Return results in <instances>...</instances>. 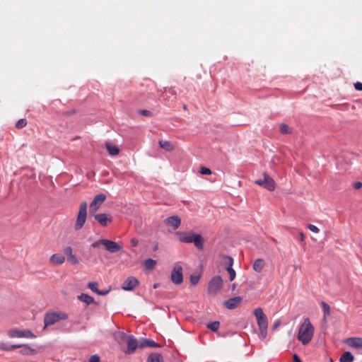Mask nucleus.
Instances as JSON below:
<instances>
[{
    "instance_id": "obj_1",
    "label": "nucleus",
    "mask_w": 362,
    "mask_h": 362,
    "mask_svg": "<svg viewBox=\"0 0 362 362\" xmlns=\"http://www.w3.org/2000/svg\"><path fill=\"white\" fill-rule=\"evenodd\" d=\"M314 327L312 325L310 320L306 318L300 326L297 338L303 345L310 342L314 334Z\"/></svg>"
},
{
    "instance_id": "obj_2",
    "label": "nucleus",
    "mask_w": 362,
    "mask_h": 362,
    "mask_svg": "<svg viewBox=\"0 0 362 362\" xmlns=\"http://www.w3.org/2000/svg\"><path fill=\"white\" fill-rule=\"evenodd\" d=\"M253 314L256 318L257 324L259 327V335L262 339H264L267 335L268 318L263 312L262 308H255L253 310Z\"/></svg>"
},
{
    "instance_id": "obj_3",
    "label": "nucleus",
    "mask_w": 362,
    "mask_h": 362,
    "mask_svg": "<svg viewBox=\"0 0 362 362\" xmlns=\"http://www.w3.org/2000/svg\"><path fill=\"white\" fill-rule=\"evenodd\" d=\"M68 319V315L65 313H47L45 315L44 322L45 327H47L55 324L61 320Z\"/></svg>"
},
{
    "instance_id": "obj_4",
    "label": "nucleus",
    "mask_w": 362,
    "mask_h": 362,
    "mask_svg": "<svg viewBox=\"0 0 362 362\" xmlns=\"http://www.w3.org/2000/svg\"><path fill=\"white\" fill-rule=\"evenodd\" d=\"M87 207L88 206L86 202H83L81 203L76 221L74 226L76 230H80L83 227L87 217Z\"/></svg>"
},
{
    "instance_id": "obj_5",
    "label": "nucleus",
    "mask_w": 362,
    "mask_h": 362,
    "mask_svg": "<svg viewBox=\"0 0 362 362\" xmlns=\"http://www.w3.org/2000/svg\"><path fill=\"white\" fill-rule=\"evenodd\" d=\"M118 335L121 339H127V344L128 346L127 354H132L138 347H139V342L134 336L127 335L124 332H119Z\"/></svg>"
},
{
    "instance_id": "obj_6",
    "label": "nucleus",
    "mask_w": 362,
    "mask_h": 362,
    "mask_svg": "<svg viewBox=\"0 0 362 362\" xmlns=\"http://www.w3.org/2000/svg\"><path fill=\"white\" fill-rule=\"evenodd\" d=\"M223 281L220 276L213 277L208 284V293L212 295L216 294L223 287Z\"/></svg>"
},
{
    "instance_id": "obj_7",
    "label": "nucleus",
    "mask_w": 362,
    "mask_h": 362,
    "mask_svg": "<svg viewBox=\"0 0 362 362\" xmlns=\"http://www.w3.org/2000/svg\"><path fill=\"white\" fill-rule=\"evenodd\" d=\"M264 178L259 179L255 181V184L263 186L264 188L269 191H273L275 189L276 185L275 182L272 177H271L268 174H263Z\"/></svg>"
},
{
    "instance_id": "obj_8",
    "label": "nucleus",
    "mask_w": 362,
    "mask_h": 362,
    "mask_svg": "<svg viewBox=\"0 0 362 362\" xmlns=\"http://www.w3.org/2000/svg\"><path fill=\"white\" fill-rule=\"evenodd\" d=\"M106 198V194L103 193L95 195L90 204V212L93 214H95L100 208Z\"/></svg>"
},
{
    "instance_id": "obj_9",
    "label": "nucleus",
    "mask_w": 362,
    "mask_h": 362,
    "mask_svg": "<svg viewBox=\"0 0 362 362\" xmlns=\"http://www.w3.org/2000/svg\"><path fill=\"white\" fill-rule=\"evenodd\" d=\"M171 281L175 284H180L183 281L182 268L180 266H175L171 273Z\"/></svg>"
},
{
    "instance_id": "obj_10",
    "label": "nucleus",
    "mask_w": 362,
    "mask_h": 362,
    "mask_svg": "<svg viewBox=\"0 0 362 362\" xmlns=\"http://www.w3.org/2000/svg\"><path fill=\"white\" fill-rule=\"evenodd\" d=\"M103 242L104 247H105V249L111 253L117 252L120 251L122 248V246L117 242L110 240L107 239H104Z\"/></svg>"
},
{
    "instance_id": "obj_11",
    "label": "nucleus",
    "mask_w": 362,
    "mask_h": 362,
    "mask_svg": "<svg viewBox=\"0 0 362 362\" xmlns=\"http://www.w3.org/2000/svg\"><path fill=\"white\" fill-rule=\"evenodd\" d=\"M139 285L138 279L134 276H129L123 283L122 288L124 291H132Z\"/></svg>"
},
{
    "instance_id": "obj_12",
    "label": "nucleus",
    "mask_w": 362,
    "mask_h": 362,
    "mask_svg": "<svg viewBox=\"0 0 362 362\" xmlns=\"http://www.w3.org/2000/svg\"><path fill=\"white\" fill-rule=\"evenodd\" d=\"M94 218L98 221L102 226H106L108 223L112 221V217L110 214H97L94 215Z\"/></svg>"
},
{
    "instance_id": "obj_13",
    "label": "nucleus",
    "mask_w": 362,
    "mask_h": 362,
    "mask_svg": "<svg viewBox=\"0 0 362 362\" xmlns=\"http://www.w3.org/2000/svg\"><path fill=\"white\" fill-rule=\"evenodd\" d=\"M242 301H243L242 297L235 296V297H233V298H231L227 300L224 303V305H225L226 308H227L228 309L233 310V309L236 308L238 306H239L240 304L242 303Z\"/></svg>"
},
{
    "instance_id": "obj_14",
    "label": "nucleus",
    "mask_w": 362,
    "mask_h": 362,
    "mask_svg": "<svg viewBox=\"0 0 362 362\" xmlns=\"http://www.w3.org/2000/svg\"><path fill=\"white\" fill-rule=\"evenodd\" d=\"M194 233L192 232H177L176 235L179 236L180 242L185 243H192V237Z\"/></svg>"
},
{
    "instance_id": "obj_15",
    "label": "nucleus",
    "mask_w": 362,
    "mask_h": 362,
    "mask_svg": "<svg viewBox=\"0 0 362 362\" xmlns=\"http://www.w3.org/2000/svg\"><path fill=\"white\" fill-rule=\"evenodd\" d=\"M223 258L228 260V266L226 267V270L229 274L230 281H233L235 278V272L232 268L233 264V259L230 256H223Z\"/></svg>"
},
{
    "instance_id": "obj_16",
    "label": "nucleus",
    "mask_w": 362,
    "mask_h": 362,
    "mask_svg": "<svg viewBox=\"0 0 362 362\" xmlns=\"http://www.w3.org/2000/svg\"><path fill=\"white\" fill-rule=\"evenodd\" d=\"M165 223L168 225L173 226L174 229H177L180 227L181 224V219L177 216H172L167 218L165 220Z\"/></svg>"
},
{
    "instance_id": "obj_17",
    "label": "nucleus",
    "mask_w": 362,
    "mask_h": 362,
    "mask_svg": "<svg viewBox=\"0 0 362 362\" xmlns=\"http://www.w3.org/2000/svg\"><path fill=\"white\" fill-rule=\"evenodd\" d=\"M346 344L356 349L362 348V338L361 337H350L346 341Z\"/></svg>"
},
{
    "instance_id": "obj_18",
    "label": "nucleus",
    "mask_w": 362,
    "mask_h": 362,
    "mask_svg": "<svg viewBox=\"0 0 362 362\" xmlns=\"http://www.w3.org/2000/svg\"><path fill=\"white\" fill-rule=\"evenodd\" d=\"M192 243L198 250H202L204 247V240L199 234H194Z\"/></svg>"
},
{
    "instance_id": "obj_19",
    "label": "nucleus",
    "mask_w": 362,
    "mask_h": 362,
    "mask_svg": "<svg viewBox=\"0 0 362 362\" xmlns=\"http://www.w3.org/2000/svg\"><path fill=\"white\" fill-rule=\"evenodd\" d=\"M49 261L53 264L61 265L65 262V257L60 254H54L50 257Z\"/></svg>"
},
{
    "instance_id": "obj_20",
    "label": "nucleus",
    "mask_w": 362,
    "mask_h": 362,
    "mask_svg": "<svg viewBox=\"0 0 362 362\" xmlns=\"http://www.w3.org/2000/svg\"><path fill=\"white\" fill-rule=\"evenodd\" d=\"M265 267V262L263 259H257L253 264H252V269L256 272H262L264 267Z\"/></svg>"
},
{
    "instance_id": "obj_21",
    "label": "nucleus",
    "mask_w": 362,
    "mask_h": 362,
    "mask_svg": "<svg viewBox=\"0 0 362 362\" xmlns=\"http://www.w3.org/2000/svg\"><path fill=\"white\" fill-rule=\"evenodd\" d=\"M158 144L161 148L168 152H171L175 149L174 144L168 141L160 140Z\"/></svg>"
},
{
    "instance_id": "obj_22",
    "label": "nucleus",
    "mask_w": 362,
    "mask_h": 362,
    "mask_svg": "<svg viewBox=\"0 0 362 362\" xmlns=\"http://www.w3.org/2000/svg\"><path fill=\"white\" fill-rule=\"evenodd\" d=\"M157 346H158L157 343L148 339H142L139 342V348Z\"/></svg>"
},
{
    "instance_id": "obj_23",
    "label": "nucleus",
    "mask_w": 362,
    "mask_h": 362,
    "mask_svg": "<svg viewBox=\"0 0 362 362\" xmlns=\"http://www.w3.org/2000/svg\"><path fill=\"white\" fill-rule=\"evenodd\" d=\"M78 299L80 301L85 303L86 305H90L94 303V298L92 296L86 293H82L79 295L78 296Z\"/></svg>"
},
{
    "instance_id": "obj_24",
    "label": "nucleus",
    "mask_w": 362,
    "mask_h": 362,
    "mask_svg": "<svg viewBox=\"0 0 362 362\" xmlns=\"http://www.w3.org/2000/svg\"><path fill=\"white\" fill-rule=\"evenodd\" d=\"M20 353L23 355L30 356L36 354L37 351L28 345H23Z\"/></svg>"
},
{
    "instance_id": "obj_25",
    "label": "nucleus",
    "mask_w": 362,
    "mask_h": 362,
    "mask_svg": "<svg viewBox=\"0 0 362 362\" xmlns=\"http://www.w3.org/2000/svg\"><path fill=\"white\" fill-rule=\"evenodd\" d=\"M146 362H164L161 354L154 353L150 354Z\"/></svg>"
},
{
    "instance_id": "obj_26",
    "label": "nucleus",
    "mask_w": 362,
    "mask_h": 362,
    "mask_svg": "<svg viewBox=\"0 0 362 362\" xmlns=\"http://www.w3.org/2000/svg\"><path fill=\"white\" fill-rule=\"evenodd\" d=\"M354 359V357L353 354L349 351H346L341 355V356L339 359V361L340 362H353Z\"/></svg>"
},
{
    "instance_id": "obj_27",
    "label": "nucleus",
    "mask_w": 362,
    "mask_h": 362,
    "mask_svg": "<svg viewBox=\"0 0 362 362\" xmlns=\"http://www.w3.org/2000/svg\"><path fill=\"white\" fill-rule=\"evenodd\" d=\"M106 148L108 153L112 156H116L119 153V149L116 146H112L110 143H106Z\"/></svg>"
},
{
    "instance_id": "obj_28",
    "label": "nucleus",
    "mask_w": 362,
    "mask_h": 362,
    "mask_svg": "<svg viewBox=\"0 0 362 362\" xmlns=\"http://www.w3.org/2000/svg\"><path fill=\"white\" fill-rule=\"evenodd\" d=\"M8 336L10 338H21V330L17 329H11L8 331Z\"/></svg>"
},
{
    "instance_id": "obj_29",
    "label": "nucleus",
    "mask_w": 362,
    "mask_h": 362,
    "mask_svg": "<svg viewBox=\"0 0 362 362\" xmlns=\"http://www.w3.org/2000/svg\"><path fill=\"white\" fill-rule=\"evenodd\" d=\"M321 305L324 313V319L325 320L327 317L330 315V307L324 301L321 302Z\"/></svg>"
},
{
    "instance_id": "obj_30",
    "label": "nucleus",
    "mask_w": 362,
    "mask_h": 362,
    "mask_svg": "<svg viewBox=\"0 0 362 362\" xmlns=\"http://www.w3.org/2000/svg\"><path fill=\"white\" fill-rule=\"evenodd\" d=\"M156 264V261L153 259H148L145 262V268L148 270L153 269Z\"/></svg>"
},
{
    "instance_id": "obj_31",
    "label": "nucleus",
    "mask_w": 362,
    "mask_h": 362,
    "mask_svg": "<svg viewBox=\"0 0 362 362\" xmlns=\"http://www.w3.org/2000/svg\"><path fill=\"white\" fill-rule=\"evenodd\" d=\"M220 326V322L218 321H214L212 322H209L207 324L206 327L208 329H211L213 332H216Z\"/></svg>"
},
{
    "instance_id": "obj_32",
    "label": "nucleus",
    "mask_w": 362,
    "mask_h": 362,
    "mask_svg": "<svg viewBox=\"0 0 362 362\" xmlns=\"http://www.w3.org/2000/svg\"><path fill=\"white\" fill-rule=\"evenodd\" d=\"M88 288H90L92 291L96 293L97 294L99 292V290L98 289V283L95 281L89 282L88 284Z\"/></svg>"
},
{
    "instance_id": "obj_33",
    "label": "nucleus",
    "mask_w": 362,
    "mask_h": 362,
    "mask_svg": "<svg viewBox=\"0 0 362 362\" xmlns=\"http://www.w3.org/2000/svg\"><path fill=\"white\" fill-rule=\"evenodd\" d=\"M21 337L35 338V335L30 330H21Z\"/></svg>"
},
{
    "instance_id": "obj_34",
    "label": "nucleus",
    "mask_w": 362,
    "mask_h": 362,
    "mask_svg": "<svg viewBox=\"0 0 362 362\" xmlns=\"http://www.w3.org/2000/svg\"><path fill=\"white\" fill-rule=\"evenodd\" d=\"M279 130L281 133L286 134H291V130L287 124H281L279 126Z\"/></svg>"
},
{
    "instance_id": "obj_35",
    "label": "nucleus",
    "mask_w": 362,
    "mask_h": 362,
    "mask_svg": "<svg viewBox=\"0 0 362 362\" xmlns=\"http://www.w3.org/2000/svg\"><path fill=\"white\" fill-rule=\"evenodd\" d=\"M27 125V120L25 119H20L16 123V127L17 129H22L25 127Z\"/></svg>"
},
{
    "instance_id": "obj_36",
    "label": "nucleus",
    "mask_w": 362,
    "mask_h": 362,
    "mask_svg": "<svg viewBox=\"0 0 362 362\" xmlns=\"http://www.w3.org/2000/svg\"><path fill=\"white\" fill-rule=\"evenodd\" d=\"M67 259L73 265L78 264V259L77 257L74 254L67 257Z\"/></svg>"
},
{
    "instance_id": "obj_37",
    "label": "nucleus",
    "mask_w": 362,
    "mask_h": 362,
    "mask_svg": "<svg viewBox=\"0 0 362 362\" xmlns=\"http://www.w3.org/2000/svg\"><path fill=\"white\" fill-rule=\"evenodd\" d=\"M22 346H23V345H21V344L12 345L9 347L2 345V346H1V349H2L3 350H5V351H12V350L16 349L22 347Z\"/></svg>"
},
{
    "instance_id": "obj_38",
    "label": "nucleus",
    "mask_w": 362,
    "mask_h": 362,
    "mask_svg": "<svg viewBox=\"0 0 362 362\" xmlns=\"http://www.w3.org/2000/svg\"><path fill=\"white\" fill-rule=\"evenodd\" d=\"M199 173L202 175H211L212 173L211 170L206 167H201L199 170Z\"/></svg>"
},
{
    "instance_id": "obj_39",
    "label": "nucleus",
    "mask_w": 362,
    "mask_h": 362,
    "mask_svg": "<svg viewBox=\"0 0 362 362\" xmlns=\"http://www.w3.org/2000/svg\"><path fill=\"white\" fill-rule=\"evenodd\" d=\"M103 240L104 239H100L99 240H97L95 242H94L92 245H91V247L93 248H96V247H100V245H103L104 246V242H103Z\"/></svg>"
},
{
    "instance_id": "obj_40",
    "label": "nucleus",
    "mask_w": 362,
    "mask_h": 362,
    "mask_svg": "<svg viewBox=\"0 0 362 362\" xmlns=\"http://www.w3.org/2000/svg\"><path fill=\"white\" fill-rule=\"evenodd\" d=\"M199 281V276H194L192 275L190 276V281L192 285H196Z\"/></svg>"
},
{
    "instance_id": "obj_41",
    "label": "nucleus",
    "mask_w": 362,
    "mask_h": 362,
    "mask_svg": "<svg viewBox=\"0 0 362 362\" xmlns=\"http://www.w3.org/2000/svg\"><path fill=\"white\" fill-rule=\"evenodd\" d=\"M308 228L310 231H312V232H313V233H319V231H320L319 228H318L316 226L313 225V224H309V225L308 226Z\"/></svg>"
},
{
    "instance_id": "obj_42",
    "label": "nucleus",
    "mask_w": 362,
    "mask_h": 362,
    "mask_svg": "<svg viewBox=\"0 0 362 362\" xmlns=\"http://www.w3.org/2000/svg\"><path fill=\"white\" fill-rule=\"evenodd\" d=\"M89 362H100L99 356L97 354L92 355L89 358Z\"/></svg>"
},
{
    "instance_id": "obj_43",
    "label": "nucleus",
    "mask_w": 362,
    "mask_h": 362,
    "mask_svg": "<svg viewBox=\"0 0 362 362\" xmlns=\"http://www.w3.org/2000/svg\"><path fill=\"white\" fill-rule=\"evenodd\" d=\"M64 252L67 257H69V255H71L73 254L72 248L69 246L66 247L64 249Z\"/></svg>"
},
{
    "instance_id": "obj_44",
    "label": "nucleus",
    "mask_w": 362,
    "mask_h": 362,
    "mask_svg": "<svg viewBox=\"0 0 362 362\" xmlns=\"http://www.w3.org/2000/svg\"><path fill=\"white\" fill-rule=\"evenodd\" d=\"M139 113L141 115L145 116V117H150V116L152 115V113L150 111L147 110H141L139 111Z\"/></svg>"
},
{
    "instance_id": "obj_45",
    "label": "nucleus",
    "mask_w": 362,
    "mask_h": 362,
    "mask_svg": "<svg viewBox=\"0 0 362 362\" xmlns=\"http://www.w3.org/2000/svg\"><path fill=\"white\" fill-rule=\"evenodd\" d=\"M355 89L358 91H362V83L361 82H356L354 84Z\"/></svg>"
},
{
    "instance_id": "obj_46",
    "label": "nucleus",
    "mask_w": 362,
    "mask_h": 362,
    "mask_svg": "<svg viewBox=\"0 0 362 362\" xmlns=\"http://www.w3.org/2000/svg\"><path fill=\"white\" fill-rule=\"evenodd\" d=\"M139 244V240L136 238H132L131 239V245L132 247H136Z\"/></svg>"
},
{
    "instance_id": "obj_47",
    "label": "nucleus",
    "mask_w": 362,
    "mask_h": 362,
    "mask_svg": "<svg viewBox=\"0 0 362 362\" xmlns=\"http://www.w3.org/2000/svg\"><path fill=\"white\" fill-rule=\"evenodd\" d=\"M293 358L294 362H302L300 357L296 354H293Z\"/></svg>"
},
{
    "instance_id": "obj_48",
    "label": "nucleus",
    "mask_w": 362,
    "mask_h": 362,
    "mask_svg": "<svg viewBox=\"0 0 362 362\" xmlns=\"http://www.w3.org/2000/svg\"><path fill=\"white\" fill-rule=\"evenodd\" d=\"M362 187V183L361 182H357L354 184V187L356 189H358Z\"/></svg>"
},
{
    "instance_id": "obj_49",
    "label": "nucleus",
    "mask_w": 362,
    "mask_h": 362,
    "mask_svg": "<svg viewBox=\"0 0 362 362\" xmlns=\"http://www.w3.org/2000/svg\"><path fill=\"white\" fill-rule=\"evenodd\" d=\"M109 293V290H104V291H100L99 290V292H98V295H100V296H105L107 295V293Z\"/></svg>"
},
{
    "instance_id": "obj_50",
    "label": "nucleus",
    "mask_w": 362,
    "mask_h": 362,
    "mask_svg": "<svg viewBox=\"0 0 362 362\" xmlns=\"http://www.w3.org/2000/svg\"><path fill=\"white\" fill-rule=\"evenodd\" d=\"M304 235L302 232L299 233V240L303 242L304 241Z\"/></svg>"
},
{
    "instance_id": "obj_51",
    "label": "nucleus",
    "mask_w": 362,
    "mask_h": 362,
    "mask_svg": "<svg viewBox=\"0 0 362 362\" xmlns=\"http://www.w3.org/2000/svg\"><path fill=\"white\" fill-rule=\"evenodd\" d=\"M280 325V322L279 321H276L274 322V326H273V328L274 329H276Z\"/></svg>"
},
{
    "instance_id": "obj_52",
    "label": "nucleus",
    "mask_w": 362,
    "mask_h": 362,
    "mask_svg": "<svg viewBox=\"0 0 362 362\" xmlns=\"http://www.w3.org/2000/svg\"><path fill=\"white\" fill-rule=\"evenodd\" d=\"M75 113V111L74 110H72V111H70V112H66L64 113L65 115H73Z\"/></svg>"
},
{
    "instance_id": "obj_53",
    "label": "nucleus",
    "mask_w": 362,
    "mask_h": 362,
    "mask_svg": "<svg viewBox=\"0 0 362 362\" xmlns=\"http://www.w3.org/2000/svg\"><path fill=\"white\" fill-rule=\"evenodd\" d=\"M330 361H331V362H334V361H333V360H332V358L330 359Z\"/></svg>"
}]
</instances>
